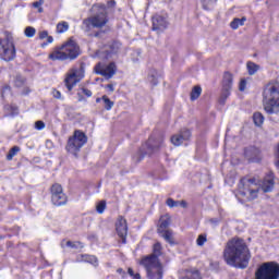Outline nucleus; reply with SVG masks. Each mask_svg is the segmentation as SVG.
I'll list each match as a JSON object with an SVG mask.
<instances>
[{"label": "nucleus", "instance_id": "53", "mask_svg": "<svg viewBox=\"0 0 279 279\" xmlns=\"http://www.w3.org/2000/svg\"><path fill=\"white\" fill-rule=\"evenodd\" d=\"M29 93V88H25V90L24 92H22V95H27Z\"/></svg>", "mask_w": 279, "mask_h": 279}, {"label": "nucleus", "instance_id": "25", "mask_svg": "<svg viewBox=\"0 0 279 279\" xmlns=\"http://www.w3.org/2000/svg\"><path fill=\"white\" fill-rule=\"evenodd\" d=\"M201 95H202V87L199 85L194 86L191 92V100L195 101V99H199Z\"/></svg>", "mask_w": 279, "mask_h": 279}, {"label": "nucleus", "instance_id": "37", "mask_svg": "<svg viewBox=\"0 0 279 279\" xmlns=\"http://www.w3.org/2000/svg\"><path fill=\"white\" fill-rule=\"evenodd\" d=\"M206 235L201 234L198 235L197 240H196V244L199 245L202 247V245H204V243H206Z\"/></svg>", "mask_w": 279, "mask_h": 279}, {"label": "nucleus", "instance_id": "2", "mask_svg": "<svg viewBox=\"0 0 279 279\" xmlns=\"http://www.w3.org/2000/svg\"><path fill=\"white\" fill-rule=\"evenodd\" d=\"M275 182L274 174L270 173L263 182H258L256 178H243L239 185V195L245 197L248 202L256 199L260 191L264 193H271L274 191Z\"/></svg>", "mask_w": 279, "mask_h": 279}, {"label": "nucleus", "instance_id": "52", "mask_svg": "<svg viewBox=\"0 0 279 279\" xmlns=\"http://www.w3.org/2000/svg\"><path fill=\"white\" fill-rule=\"evenodd\" d=\"M132 278H133V279H141V274H138V272H137V274H134Z\"/></svg>", "mask_w": 279, "mask_h": 279}, {"label": "nucleus", "instance_id": "36", "mask_svg": "<svg viewBox=\"0 0 279 279\" xmlns=\"http://www.w3.org/2000/svg\"><path fill=\"white\" fill-rule=\"evenodd\" d=\"M247 88V81L245 78H242L239 84V90L243 93Z\"/></svg>", "mask_w": 279, "mask_h": 279}, {"label": "nucleus", "instance_id": "29", "mask_svg": "<svg viewBox=\"0 0 279 279\" xmlns=\"http://www.w3.org/2000/svg\"><path fill=\"white\" fill-rule=\"evenodd\" d=\"M21 151L19 146H14L10 149L9 154L7 155V160H12L14 156H16Z\"/></svg>", "mask_w": 279, "mask_h": 279}, {"label": "nucleus", "instance_id": "49", "mask_svg": "<svg viewBox=\"0 0 279 279\" xmlns=\"http://www.w3.org/2000/svg\"><path fill=\"white\" fill-rule=\"evenodd\" d=\"M7 93H10V87L5 86L3 89H2V97L3 95H5Z\"/></svg>", "mask_w": 279, "mask_h": 279}, {"label": "nucleus", "instance_id": "47", "mask_svg": "<svg viewBox=\"0 0 279 279\" xmlns=\"http://www.w3.org/2000/svg\"><path fill=\"white\" fill-rule=\"evenodd\" d=\"M66 246L74 248V247H77V244H75V243H73V242H71V241H68V242H66Z\"/></svg>", "mask_w": 279, "mask_h": 279}, {"label": "nucleus", "instance_id": "14", "mask_svg": "<svg viewBox=\"0 0 279 279\" xmlns=\"http://www.w3.org/2000/svg\"><path fill=\"white\" fill-rule=\"evenodd\" d=\"M189 138H191V131L182 130L181 132L171 137V143L175 147H180V145H183L184 142L189 141Z\"/></svg>", "mask_w": 279, "mask_h": 279}, {"label": "nucleus", "instance_id": "43", "mask_svg": "<svg viewBox=\"0 0 279 279\" xmlns=\"http://www.w3.org/2000/svg\"><path fill=\"white\" fill-rule=\"evenodd\" d=\"M49 33H47L46 31H43L39 33V38L40 40H45V38H48Z\"/></svg>", "mask_w": 279, "mask_h": 279}, {"label": "nucleus", "instance_id": "9", "mask_svg": "<svg viewBox=\"0 0 279 279\" xmlns=\"http://www.w3.org/2000/svg\"><path fill=\"white\" fill-rule=\"evenodd\" d=\"M88 137L82 131H75L73 136L69 138L66 145V151L77 156V151L82 149L83 145H86Z\"/></svg>", "mask_w": 279, "mask_h": 279}, {"label": "nucleus", "instance_id": "21", "mask_svg": "<svg viewBox=\"0 0 279 279\" xmlns=\"http://www.w3.org/2000/svg\"><path fill=\"white\" fill-rule=\"evenodd\" d=\"M119 49H121V44L120 43H113L109 46V49H107V56L106 58H110V56L114 53H119Z\"/></svg>", "mask_w": 279, "mask_h": 279}, {"label": "nucleus", "instance_id": "41", "mask_svg": "<svg viewBox=\"0 0 279 279\" xmlns=\"http://www.w3.org/2000/svg\"><path fill=\"white\" fill-rule=\"evenodd\" d=\"M35 129L36 130H45V122H43V121H36L35 122Z\"/></svg>", "mask_w": 279, "mask_h": 279}, {"label": "nucleus", "instance_id": "12", "mask_svg": "<svg viewBox=\"0 0 279 279\" xmlns=\"http://www.w3.org/2000/svg\"><path fill=\"white\" fill-rule=\"evenodd\" d=\"M167 15L156 14L153 16V29L154 32H165L169 27V21Z\"/></svg>", "mask_w": 279, "mask_h": 279}, {"label": "nucleus", "instance_id": "1", "mask_svg": "<svg viewBox=\"0 0 279 279\" xmlns=\"http://www.w3.org/2000/svg\"><path fill=\"white\" fill-rule=\"evenodd\" d=\"M251 258L250 247L245 240L233 238L227 242L223 250V259L227 265L236 269H246Z\"/></svg>", "mask_w": 279, "mask_h": 279}, {"label": "nucleus", "instance_id": "30", "mask_svg": "<svg viewBox=\"0 0 279 279\" xmlns=\"http://www.w3.org/2000/svg\"><path fill=\"white\" fill-rule=\"evenodd\" d=\"M24 34L26 38H34V36H36V28L27 26L24 31Z\"/></svg>", "mask_w": 279, "mask_h": 279}, {"label": "nucleus", "instance_id": "23", "mask_svg": "<svg viewBox=\"0 0 279 279\" xmlns=\"http://www.w3.org/2000/svg\"><path fill=\"white\" fill-rule=\"evenodd\" d=\"M253 121L257 128H260V125H263V123H265V117L260 112H255L253 114Z\"/></svg>", "mask_w": 279, "mask_h": 279}, {"label": "nucleus", "instance_id": "35", "mask_svg": "<svg viewBox=\"0 0 279 279\" xmlns=\"http://www.w3.org/2000/svg\"><path fill=\"white\" fill-rule=\"evenodd\" d=\"M23 84H25V78L23 76H21V75H17L15 77V86L17 88H21V86H23Z\"/></svg>", "mask_w": 279, "mask_h": 279}, {"label": "nucleus", "instance_id": "17", "mask_svg": "<svg viewBox=\"0 0 279 279\" xmlns=\"http://www.w3.org/2000/svg\"><path fill=\"white\" fill-rule=\"evenodd\" d=\"M245 156L251 162H258V160H260V157H258L260 156V150L257 148L247 149Z\"/></svg>", "mask_w": 279, "mask_h": 279}, {"label": "nucleus", "instance_id": "28", "mask_svg": "<svg viewBox=\"0 0 279 279\" xmlns=\"http://www.w3.org/2000/svg\"><path fill=\"white\" fill-rule=\"evenodd\" d=\"M101 99L105 104V110H112V108L114 107V101L110 100L108 96H102Z\"/></svg>", "mask_w": 279, "mask_h": 279}, {"label": "nucleus", "instance_id": "50", "mask_svg": "<svg viewBox=\"0 0 279 279\" xmlns=\"http://www.w3.org/2000/svg\"><path fill=\"white\" fill-rule=\"evenodd\" d=\"M128 274L129 276H131V278L134 276V270L132 268L128 269Z\"/></svg>", "mask_w": 279, "mask_h": 279}, {"label": "nucleus", "instance_id": "15", "mask_svg": "<svg viewBox=\"0 0 279 279\" xmlns=\"http://www.w3.org/2000/svg\"><path fill=\"white\" fill-rule=\"evenodd\" d=\"M169 226H171V217L169 215L161 216L159 219L157 232L160 233L169 230L167 229Z\"/></svg>", "mask_w": 279, "mask_h": 279}, {"label": "nucleus", "instance_id": "48", "mask_svg": "<svg viewBox=\"0 0 279 279\" xmlns=\"http://www.w3.org/2000/svg\"><path fill=\"white\" fill-rule=\"evenodd\" d=\"M107 88H108V90H110V93H114V85L113 84H108Z\"/></svg>", "mask_w": 279, "mask_h": 279}, {"label": "nucleus", "instance_id": "33", "mask_svg": "<svg viewBox=\"0 0 279 279\" xmlns=\"http://www.w3.org/2000/svg\"><path fill=\"white\" fill-rule=\"evenodd\" d=\"M96 210L99 215H104V211L106 210V201H100L96 206Z\"/></svg>", "mask_w": 279, "mask_h": 279}, {"label": "nucleus", "instance_id": "3", "mask_svg": "<svg viewBox=\"0 0 279 279\" xmlns=\"http://www.w3.org/2000/svg\"><path fill=\"white\" fill-rule=\"evenodd\" d=\"M160 256H162V245L160 242H157L153 246V253L141 259L140 265H143L144 269H146L148 279H162Z\"/></svg>", "mask_w": 279, "mask_h": 279}, {"label": "nucleus", "instance_id": "34", "mask_svg": "<svg viewBox=\"0 0 279 279\" xmlns=\"http://www.w3.org/2000/svg\"><path fill=\"white\" fill-rule=\"evenodd\" d=\"M185 279H202V277L199 276V271L195 270V271L189 272Z\"/></svg>", "mask_w": 279, "mask_h": 279}, {"label": "nucleus", "instance_id": "44", "mask_svg": "<svg viewBox=\"0 0 279 279\" xmlns=\"http://www.w3.org/2000/svg\"><path fill=\"white\" fill-rule=\"evenodd\" d=\"M52 95L56 99H60L62 97V94L59 90H53Z\"/></svg>", "mask_w": 279, "mask_h": 279}, {"label": "nucleus", "instance_id": "10", "mask_svg": "<svg viewBox=\"0 0 279 279\" xmlns=\"http://www.w3.org/2000/svg\"><path fill=\"white\" fill-rule=\"evenodd\" d=\"M94 71L97 75H101L105 80H112L117 74V64L111 62L109 64L98 63L95 65Z\"/></svg>", "mask_w": 279, "mask_h": 279}, {"label": "nucleus", "instance_id": "54", "mask_svg": "<svg viewBox=\"0 0 279 279\" xmlns=\"http://www.w3.org/2000/svg\"><path fill=\"white\" fill-rule=\"evenodd\" d=\"M97 102H99L100 101V99L99 98H97V100H96Z\"/></svg>", "mask_w": 279, "mask_h": 279}, {"label": "nucleus", "instance_id": "40", "mask_svg": "<svg viewBox=\"0 0 279 279\" xmlns=\"http://www.w3.org/2000/svg\"><path fill=\"white\" fill-rule=\"evenodd\" d=\"M116 5H117V1H114V0H109V1L107 2V5H106V12H108V10L114 8Z\"/></svg>", "mask_w": 279, "mask_h": 279}, {"label": "nucleus", "instance_id": "51", "mask_svg": "<svg viewBox=\"0 0 279 279\" xmlns=\"http://www.w3.org/2000/svg\"><path fill=\"white\" fill-rule=\"evenodd\" d=\"M46 38H47V43H48V44L53 43V38H52L51 36L48 35V37H46Z\"/></svg>", "mask_w": 279, "mask_h": 279}, {"label": "nucleus", "instance_id": "26", "mask_svg": "<svg viewBox=\"0 0 279 279\" xmlns=\"http://www.w3.org/2000/svg\"><path fill=\"white\" fill-rule=\"evenodd\" d=\"M64 32H69V23L60 22L57 24V34H64Z\"/></svg>", "mask_w": 279, "mask_h": 279}, {"label": "nucleus", "instance_id": "42", "mask_svg": "<svg viewBox=\"0 0 279 279\" xmlns=\"http://www.w3.org/2000/svg\"><path fill=\"white\" fill-rule=\"evenodd\" d=\"M144 156H143V153H137L134 157H133V160L135 162H141V160H143Z\"/></svg>", "mask_w": 279, "mask_h": 279}, {"label": "nucleus", "instance_id": "18", "mask_svg": "<svg viewBox=\"0 0 279 279\" xmlns=\"http://www.w3.org/2000/svg\"><path fill=\"white\" fill-rule=\"evenodd\" d=\"M54 206H64L66 204V195L63 193L51 196Z\"/></svg>", "mask_w": 279, "mask_h": 279}, {"label": "nucleus", "instance_id": "22", "mask_svg": "<svg viewBox=\"0 0 279 279\" xmlns=\"http://www.w3.org/2000/svg\"><path fill=\"white\" fill-rule=\"evenodd\" d=\"M246 69L248 71V75H256V73H258V70L260 69V65H258L252 61H248L246 63Z\"/></svg>", "mask_w": 279, "mask_h": 279}, {"label": "nucleus", "instance_id": "20", "mask_svg": "<svg viewBox=\"0 0 279 279\" xmlns=\"http://www.w3.org/2000/svg\"><path fill=\"white\" fill-rule=\"evenodd\" d=\"M245 21H247V17L233 19V21L230 23L231 29H239V27H243V25H245Z\"/></svg>", "mask_w": 279, "mask_h": 279}, {"label": "nucleus", "instance_id": "6", "mask_svg": "<svg viewBox=\"0 0 279 279\" xmlns=\"http://www.w3.org/2000/svg\"><path fill=\"white\" fill-rule=\"evenodd\" d=\"M80 56V47L72 39L49 54L50 60H75Z\"/></svg>", "mask_w": 279, "mask_h": 279}, {"label": "nucleus", "instance_id": "46", "mask_svg": "<svg viewBox=\"0 0 279 279\" xmlns=\"http://www.w3.org/2000/svg\"><path fill=\"white\" fill-rule=\"evenodd\" d=\"M179 206H181V208H186L189 204L186 203V201H179Z\"/></svg>", "mask_w": 279, "mask_h": 279}, {"label": "nucleus", "instance_id": "8", "mask_svg": "<svg viewBox=\"0 0 279 279\" xmlns=\"http://www.w3.org/2000/svg\"><path fill=\"white\" fill-rule=\"evenodd\" d=\"M0 58L4 62H11L16 58V48L10 34H5L3 38H0Z\"/></svg>", "mask_w": 279, "mask_h": 279}, {"label": "nucleus", "instance_id": "16", "mask_svg": "<svg viewBox=\"0 0 279 279\" xmlns=\"http://www.w3.org/2000/svg\"><path fill=\"white\" fill-rule=\"evenodd\" d=\"M234 81V76L230 72H226L222 78V89L232 90V82Z\"/></svg>", "mask_w": 279, "mask_h": 279}, {"label": "nucleus", "instance_id": "32", "mask_svg": "<svg viewBox=\"0 0 279 279\" xmlns=\"http://www.w3.org/2000/svg\"><path fill=\"white\" fill-rule=\"evenodd\" d=\"M167 206H169V208H178L180 207V201H174L173 198H168L166 201Z\"/></svg>", "mask_w": 279, "mask_h": 279}, {"label": "nucleus", "instance_id": "31", "mask_svg": "<svg viewBox=\"0 0 279 279\" xmlns=\"http://www.w3.org/2000/svg\"><path fill=\"white\" fill-rule=\"evenodd\" d=\"M83 260L85 263H90V265L97 266V257L94 255H83Z\"/></svg>", "mask_w": 279, "mask_h": 279}, {"label": "nucleus", "instance_id": "11", "mask_svg": "<svg viewBox=\"0 0 279 279\" xmlns=\"http://www.w3.org/2000/svg\"><path fill=\"white\" fill-rule=\"evenodd\" d=\"M84 78V71L82 69L73 68L68 72L65 77V86L68 90H73V87L77 85Z\"/></svg>", "mask_w": 279, "mask_h": 279}, {"label": "nucleus", "instance_id": "27", "mask_svg": "<svg viewBox=\"0 0 279 279\" xmlns=\"http://www.w3.org/2000/svg\"><path fill=\"white\" fill-rule=\"evenodd\" d=\"M62 193H64L62 191V185L56 183L51 186V197H54V195H60Z\"/></svg>", "mask_w": 279, "mask_h": 279}, {"label": "nucleus", "instance_id": "38", "mask_svg": "<svg viewBox=\"0 0 279 279\" xmlns=\"http://www.w3.org/2000/svg\"><path fill=\"white\" fill-rule=\"evenodd\" d=\"M45 3V0H39L33 3V8H36L38 12H43L41 5Z\"/></svg>", "mask_w": 279, "mask_h": 279}, {"label": "nucleus", "instance_id": "45", "mask_svg": "<svg viewBox=\"0 0 279 279\" xmlns=\"http://www.w3.org/2000/svg\"><path fill=\"white\" fill-rule=\"evenodd\" d=\"M201 2L203 4L204 10H209V8H208V0H201Z\"/></svg>", "mask_w": 279, "mask_h": 279}, {"label": "nucleus", "instance_id": "39", "mask_svg": "<svg viewBox=\"0 0 279 279\" xmlns=\"http://www.w3.org/2000/svg\"><path fill=\"white\" fill-rule=\"evenodd\" d=\"M85 95L86 97H93V92L90 89L83 88L81 93H78V96Z\"/></svg>", "mask_w": 279, "mask_h": 279}, {"label": "nucleus", "instance_id": "5", "mask_svg": "<svg viewBox=\"0 0 279 279\" xmlns=\"http://www.w3.org/2000/svg\"><path fill=\"white\" fill-rule=\"evenodd\" d=\"M264 110L267 114H279V83L270 82L263 90Z\"/></svg>", "mask_w": 279, "mask_h": 279}, {"label": "nucleus", "instance_id": "19", "mask_svg": "<svg viewBox=\"0 0 279 279\" xmlns=\"http://www.w3.org/2000/svg\"><path fill=\"white\" fill-rule=\"evenodd\" d=\"M160 236L167 241L170 245H175V240L173 239V231L172 230H166L163 232H159Z\"/></svg>", "mask_w": 279, "mask_h": 279}, {"label": "nucleus", "instance_id": "4", "mask_svg": "<svg viewBox=\"0 0 279 279\" xmlns=\"http://www.w3.org/2000/svg\"><path fill=\"white\" fill-rule=\"evenodd\" d=\"M92 16L83 20L82 29L87 34L93 29H104L108 25L110 19L106 11V4L96 2L90 8Z\"/></svg>", "mask_w": 279, "mask_h": 279}, {"label": "nucleus", "instance_id": "7", "mask_svg": "<svg viewBox=\"0 0 279 279\" xmlns=\"http://www.w3.org/2000/svg\"><path fill=\"white\" fill-rule=\"evenodd\" d=\"M254 279H279V264L276 262L263 263L256 269Z\"/></svg>", "mask_w": 279, "mask_h": 279}, {"label": "nucleus", "instance_id": "24", "mask_svg": "<svg viewBox=\"0 0 279 279\" xmlns=\"http://www.w3.org/2000/svg\"><path fill=\"white\" fill-rule=\"evenodd\" d=\"M232 90L231 89H221L220 97L218 99L219 104L223 106L226 101L228 100V97H230Z\"/></svg>", "mask_w": 279, "mask_h": 279}, {"label": "nucleus", "instance_id": "13", "mask_svg": "<svg viewBox=\"0 0 279 279\" xmlns=\"http://www.w3.org/2000/svg\"><path fill=\"white\" fill-rule=\"evenodd\" d=\"M116 230L118 232V236L122 239V242L125 243V238L128 236V220L123 218V216H119L116 221Z\"/></svg>", "mask_w": 279, "mask_h": 279}]
</instances>
